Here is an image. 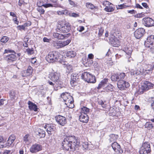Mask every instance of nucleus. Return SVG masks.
I'll return each mask as SVG.
<instances>
[{
  "label": "nucleus",
  "mask_w": 154,
  "mask_h": 154,
  "mask_svg": "<svg viewBox=\"0 0 154 154\" xmlns=\"http://www.w3.org/2000/svg\"><path fill=\"white\" fill-rule=\"evenodd\" d=\"M68 140L64 139L62 142V146L66 150L74 151L78 149L80 144V140L74 135L69 136Z\"/></svg>",
  "instance_id": "f257e3e1"
},
{
  "label": "nucleus",
  "mask_w": 154,
  "mask_h": 154,
  "mask_svg": "<svg viewBox=\"0 0 154 154\" xmlns=\"http://www.w3.org/2000/svg\"><path fill=\"white\" fill-rule=\"evenodd\" d=\"M60 54L57 51H53L50 52L46 56V60L49 63H53L58 61Z\"/></svg>",
  "instance_id": "f03ea898"
},
{
  "label": "nucleus",
  "mask_w": 154,
  "mask_h": 154,
  "mask_svg": "<svg viewBox=\"0 0 154 154\" xmlns=\"http://www.w3.org/2000/svg\"><path fill=\"white\" fill-rule=\"evenodd\" d=\"M154 86V84L149 81H145L139 88L138 92L140 94H142L145 91L152 88Z\"/></svg>",
  "instance_id": "7ed1b4c3"
},
{
  "label": "nucleus",
  "mask_w": 154,
  "mask_h": 154,
  "mask_svg": "<svg viewBox=\"0 0 154 154\" xmlns=\"http://www.w3.org/2000/svg\"><path fill=\"white\" fill-rule=\"evenodd\" d=\"M81 77L84 81L88 83H94L96 81L95 76L87 72H84L82 74Z\"/></svg>",
  "instance_id": "20e7f679"
},
{
  "label": "nucleus",
  "mask_w": 154,
  "mask_h": 154,
  "mask_svg": "<svg viewBox=\"0 0 154 154\" xmlns=\"http://www.w3.org/2000/svg\"><path fill=\"white\" fill-rule=\"evenodd\" d=\"M70 24L67 22H59L57 25V29L64 33L68 32L71 29Z\"/></svg>",
  "instance_id": "39448f33"
},
{
  "label": "nucleus",
  "mask_w": 154,
  "mask_h": 154,
  "mask_svg": "<svg viewBox=\"0 0 154 154\" xmlns=\"http://www.w3.org/2000/svg\"><path fill=\"white\" fill-rule=\"evenodd\" d=\"M61 97L62 98L63 100L65 102V104L67 106H70V105H69V104L73 105V100L72 97L69 95L67 93H63L61 95ZM69 108L72 107V105L71 107H69Z\"/></svg>",
  "instance_id": "423d86ee"
},
{
  "label": "nucleus",
  "mask_w": 154,
  "mask_h": 154,
  "mask_svg": "<svg viewBox=\"0 0 154 154\" xmlns=\"http://www.w3.org/2000/svg\"><path fill=\"white\" fill-rule=\"evenodd\" d=\"M151 152L150 146L147 142L144 143L139 151L140 154H150Z\"/></svg>",
  "instance_id": "0eeeda50"
},
{
  "label": "nucleus",
  "mask_w": 154,
  "mask_h": 154,
  "mask_svg": "<svg viewBox=\"0 0 154 154\" xmlns=\"http://www.w3.org/2000/svg\"><path fill=\"white\" fill-rule=\"evenodd\" d=\"M117 86L121 90H123L128 87L129 84L124 80H119L117 82Z\"/></svg>",
  "instance_id": "6e6552de"
},
{
  "label": "nucleus",
  "mask_w": 154,
  "mask_h": 154,
  "mask_svg": "<svg viewBox=\"0 0 154 154\" xmlns=\"http://www.w3.org/2000/svg\"><path fill=\"white\" fill-rule=\"evenodd\" d=\"M145 46L150 47V45H154V35H151L148 37L144 43Z\"/></svg>",
  "instance_id": "1a4fd4ad"
},
{
  "label": "nucleus",
  "mask_w": 154,
  "mask_h": 154,
  "mask_svg": "<svg viewBox=\"0 0 154 154\" xmlns=\"http://www.w3.org/2000/svg\"><path fill=\"white\" fill-rule=\"evenodd\" d=\"M145 33V31L143 28L137 29L134 32V35L137 39H139L143 36Z\"/></svg>",
  "instance_id": "9d476101"
},
{
  "label": "nucleus",
  "mask_w": 154,
  "mask_h": 154,
  "mask_svg": "<svg viewBox=\"0 0 154 154\" xmlns=\"http://www.w3.org/2000/svg\"><path fill=\"white\" fill-rule=\"evenodd\" d=\"M57 122L60 125L64 126L66 123V119L63 116L58 115L55 117Z\"/></svg>",
  "instance_id": "9b49d317"
},
{
  "label": "nucleus",
  "mask_w": 154,
  "mask_h": 154,
  "mask_svg": "<svg viewBox=\"0 0 154 154\" xmlns=\"http://www.w3.org/2000/svg\"><path fill=\"white\" fill-rule=\"evenodd\" d=\"M143 24L147 27H150L154 26V21L149 17L145 18L143 19Z\"/></svg>",
  "instance_id": "f8f14e48"
},
{
  "label": "nucleus",
  "mask_w": 154,
  "mask_h": 154,
  "mask_svg": "<svg viewBox=\"0 0 154 154\" xmlns=\"http://www.w3.org/2000/svg\"><path fill=\"white\" fill-rule=\"evenodd\" d=\"M4 59L8 63H10L15 61L17 59L16 56L14 54H10L5 55Z\"/></svg>",
  "instance_id": "ddd939ff"
},
{
  "label": "nucleus",
  "mask_w": 154,
  "mask_h": 154,
  "mask_svg": "<svg viewBox=\"0 0 154 154\" xmlns=\"http://www.w3.org/2000/svg\"><path fill=\"white\" fill-rule=\"evenodd\" d=\"M112 147L117 153H122L123 152V150L121 149L120 146L116 142L112 143Z\"/></svg>",
  "instance_id": "4468645a"
},
{
  "label": "nucleus",
  "mask_w": 154,
  "mask_h": 154,
  "mask_svg": "<svg viewBox=\"0 0 154 154\" xmlns=\"http://www.w3.org/2000/svg\"><path fill=\"white\" fill-rule=\"evenodd\" d=\"M109 40L111 44L114 47H118L119 45V41L114 35H112L109 37Z\"/></svg>",
  "instance_id": "2eb2a0df"
},
{
  "label": "nucleus",
  "mask_w": 154,
  "mask_h": 154,
  "mask_svg": "<svg viewBox=\"0 0 154 154\" xmlns=\"http://www.w3.org/2000/svg\"><path fill=\"white\" fill-rule=\"evenodd\" d=\"M32 72V67L30 66H28L26 70L22 71L21 73V75L23 77L31 75Z\"/></svg>",
  "instance_id": "dca6fc26"
},
{
  "label": "nucleus",
  "mask_w": 154,
  "mask_h": 154,
  "mask_svg": "<svg viewBox=\"0 0 154 154\" xmlns=\"http://www.w3.org/2000/svg\"><path fill=\"white\" fill-rule=\"evenodd\" d=\"M42 146L39 144H35L32 145L30 149V151L32 153H35L41 150Z\"/></svg>",
  "instance_id": "f3484780"
},
{
  "label": "nucleus",
  "mask_w": 154,
  "mask_h": 154,
  "mask_svg": "<svg viewBox=\"0 0 154 154\" xmlns=\"http://www.w3.org/2000/svg\"><path fill=\"white\" fill-rule=\"evenodd\" d=\"M44 128L45 129H47V131L49 134H53L55 128L53 125L47 124L45 125Z\"/></svg>",
  "instance_id": "a211bd4d"
},
{
  "label": "nucleus",
  "mask_w": 154,
  "mask_h": 154,
  "mask_svg": "<svg viewBox=\"0 0 154 154\" xmlns=\"http://www.w3.org/2000/svg\"><path fill=\"white\" fill-rule=\"evenodd\" d=\"M78 78L79 76L78 74L76 73H73L71 74L70 83L72 86H73L76 85V81L78 79Z\"/></svg>",
  "instance_id": "6ab92c4d"
},
{
  "label": "nucleus",
  "mask_w": 154,
  "mask_h": 154,
  "mask_svg": "<svg viewBox=\"0 0 154 154\" xmlns=\"http://www.w3.org/2000/svg\"><path fill=\"white\" fill-rule=\"evenodd\" d=\"M50 76V79L53 81L55 82H58L60 77V74L58 73L55 72L51 73Z\"/></svg>",
  "instance_id": "aec40b11"
},
{
  "label": "nucleus",
  "mask_w": 154,
  "mask_h": 154,
  "mask_svg": "<svg viewBox=\"0 0 154 154\" xmlns=\"http://www.w3.org/2000/svg\"><path fill=\"white\" fill-rule=\"evenodd\" d=\"M80 121L84 123H87L88 120V115L85 113H81L79 116Z\"/></svg>",
  "instance_id": "412c9836"
},
{
  "label": "nucleus",
  "mask_w": 154,
  "mask_h": 154,
  "mask_svg": "<svg viewBox=\"0 0 154 154\" xmlns=\"http://www.w3.org/2000/svg\"><path fill=\"white\" fill-rule=\"evenodd\" d=\"M29 108L31 110H34L36 112L37 111V106L35 103H32L30 101L28 102Z\"/></svg>",
  "instance_id": "4be33fe9"
},
{
  "label": "nucleus",
  "mask_w": 154,
  "mask_h": 154,
  "mask_svg": "<svg viewBox=\"0 0 154 154\" xmlns=\"http://www.w3.org/2000/svg\"><path fill=\"white\" fill-rule=\"evenodd\" d=\"M122 50L128 55L129 56L131 55V53L132 51V49L130 47H128L127 46L123 48Z\"/></svg>",
  "instance_id": "5701e85b"
},
{
  "label": "nucleus",
  "mask_w": 154,
  "mask_h": 154,
  "mask_svg": "<svg viewBox=\"0 0 154 154\" xmlns=\"http://www.w3.org/2000/svg\"><path fill=\"white\" fill-rule=\"evenodd\" d=\"M53 44L54 46L57 49H59L62 47L61 41H59L58 40L54 41L53 42Z\"/></svg>",
  "instance_id": "b1692460"
},
{
  "label": "nucleus",
  "mask_w": 154,
  "mask_h": 154,
  "mask_svg": "<svg viewBox=\"0 0 154 154\" xmlns=\"http://www.w3.org/2000/svg\"><path fill=\"white\" fill-rule=\"evenodd\" d=\"M108 82V79H103L99 84L97 87L98 89L100 88H101L103 87Z\"/></svg>",
  "instance_id": "393cba45"
},
{
  "label": "nucleus",
  "mask_w": 154,
  "mask_h": 154,
  "mask_svg": "<svg viewBox=\"0 0 154 154\" xmlns=\"http://www.w3.org/2000/svg\"><path fill=\"white\" fill-rule=\"evenodd\" d=\"M76 55V52L73 51H70L67 52L66 54L67 57L72 58L74 57Z\"/></svg>",
  "instance_id": "a878e982"
},
{
  "label": "nucleus",
  "mask_w": 154,
  "mask_h": 154,
  "mask_svg": "<svg viewBox=\"0 0 154 154\" xmlns=\"http://www.w3.org/2000/svg\"><path fill=\"white\" fill-rule=\"evenodd\" d=\"M131 75H140L142 74V72L139 70L137 69V70H132L131 72Z\"/></svg>",
  "instance_id": "bb28decb"
},
{
  "label": "nucleus",
  "mask_w": 154,
  "mask_h": 154,
  "mask_svg": "<svg viewBox=\"0 0 154 154\" xmlns=\"http://www.w3.org/2000/svg\"><path fill=\"white\" fill-rule=\"evenodd\" d=\"M114 87L111 84H109L104 88V90L107 91H112L113 90Z\"/></svg>",
  "instance_id": "cd10ccee"
},
{
  "label": "nucleus",
  "mask_w": 154,
  "mask_h": 154,
  "mask_svg": "<svg viewBox=\"0 0 154 154\" xmlns=\"http://www.w3.org/2000/svg\"><path fill=\"white\" fill-rule=\"evenodd\" d=\"M89 109L86 107L83 106L82 107L81 110V113H85L87 114L89 112Z\"/></svg>",
  "instance_id": "c85d7f7f"
},
{
  "label": "nucleus",
  "mask_w": 154,
  "mask_h": 154,
  "mask_svg": "<svg viewBox=\"0 0 154 154\" xmlns=\"http://www.w3.org/2000/svg\"><path fill=\"white\" fill-rule=\"evenodd\" d=\"M118 81L119 80H124L126 77V75L125 73H121L119 74H118Z\"/></svg>",
  "instance_id": "c756f323"
},
{
  "label": "nucleus",
  "mask_w": 154,
  "mask_h": 154,
  "mask_svg": "<svg viewBox=\"0 0 154 154\" xmlns=\"http://www.w3.org/2000/svg\"><path fill=\"white\" fill-rule=\"evenodd\" d=\"M15 138L16 137L15 136V135H10L9 137L8 141V143L10 144H12Z\"/></svg>",
  "instance_id": "7c9ffc66"
},
{
  "label": "nucleus",
  "mask_w": 154,
  "mask_h": 154,
  "mask_svg": "<svg viewBox=\"0 0 154 154\" xmlns=\"http://www.w3.org/2000/svg\"><path fill=\"white\" fill-rule=\"evenodd\" d=\"M86 6L87 8L93 9L94 8H96L97 7L94 5L93 4L90 2H87L86 4Z\"/></svg>",
  "instance_id": "2f4dec72"
},
{
  "label": "nucleus",
  "mask_w": 154,
  "mask_h": 154,
  "mask_svg": "<svg viewBox=\"0 0 154 154\" xmlns=\"http://www.w3.org/2000/svg\"><path fill=\"white\" fill-rule=\"evenodd\" d=\"M70 35L69 33L64 35L59 33L58 39H64L66 37H68Z\"/></svg>",
  "instance_id": "473e14b6"
},
{
  "label": "nucleus",
  "mask_w": 154,
  "mask_h": 154,
  "mask_svg": "<svg viewBox=\"0 0 154 154\" xmlns=\"http://www.w3.org/2000/svg\"><path fill=\"white\" fill-rule=\"evenodd\" d=\"M149 66L150 67V69H147L145 71V72L148 74H149L150 73H152V71L154 67V64L149 65Z\"/></svg>",
  "instance_id": "72a5a7b5"
},
{
  "label": "nucleus",
  "mask_w": 154,
  "mask_h": 154,
  "mask_svg": "<svg viewBox=\"0 0 154 154\" xmlns=\"http://www.w3.org/2000/svg\"><path fill=\"white\" fill-rule=\"evenodd\" d=\"M109 5L108 6H106V7L104 8V10L107 12H112L114 10V9L112 6Z\"/></svg>",
  "instance_id": "f704fd0d"
},
{
  "label": "nucleus",
  "mask_w": 154,
  "mask_h": 154,
  "mask_svg": "<svg viewBox=\"0 0 154 154\" xmlns=\"http://www.w3.org/2000/svg\"><path fill=\"white\" fill-rule=\"evenodd\" d=\"M9 96L12 100L14 99L16 97L15 93L14 91H11L9 93Z\"/></svg>",
  "instance_id": "c9c22d12"
},
{
  "label": "nucleus",
  "mask_w": 154,
  "mask_h": 154,
  "mask_svg": "<svg viewBox=\"0 0 154 154\" xmlns=\"http://www.w3.org/2000/svg\"><path fill=\"white\" fill-rule=\"evenodd\" d=\"M71 40L70 39H68L66 41H61V44L62 47H64L68 45L71 42Z\"/></svg>",
  "instance_id": "e433bc0d"
},
{
  "label": "nucleus",
  "mask_w": 154,
  "mask_h": 154,
  "mask_svg": "<svg viewBox=\"0 0 154 154\" xmlns=\"http://www.w3.org/2000/svg\"><path fill=\"white\" fill-rule=\"evenodd\" d=\"M145 127L146 128H147L148 129H151L153 127V125L150 122H146L145 125Z\"/></svg>",
  "instance_id": "4c0bfd02"
},
{
  "label": "nucleus",
  "mask_w": 154,
  "mask_h": 154,
  "mask_svg": "<svg viewBox=\"0 0 154 154\" xmlns=\"http://www.w3.org/2000/svg\"><path fill=\"white\" fill-rule=\"evenodd\" d=\"M118 74H115L112 75L111 77L112 81H118Z\"/></svg>",
  "instance_id": "58836bf2"
},
{
  "label": "nucleus",
  "mask_w": 154,
  "mask_h": 154,
  "mask_svg": "<svg viewBox=\"0 0 154 154\" xmlns=\"http://www.w3.org/2000/svg\"><path fill=\"white\" fill-rule=\"evenodd\" d=\"M8 40L9 38L7 37L4 36L1 39L0 41L2 43H5L8 41Z\"/></svg>",
  "instance_id": "ea45409f"
},
{
  "label": "nucleus",
  "mask_w": 154,
  "mask_h": 154,
  "mask_svg": "<svg viewBox=\"0 0 154 154\" xmlns=\"http://www.w3.org/2000/svg\"><path fill=\"white\" fill-rule=\"evenodd\" d=\"M26 51L28 55H32L34 53V51L32 48H28L26 49Z\"/></svg>",
  "instance_id": "a19ab883"
},
{
  "label": "nucleus",
  "mask_w": 154,
  "mask_h": 154,
  "mask_svg": "<svg viewBox=\"0 0 154 154\" xmlns=\"http://www.w3.org/2000/svg\"><path fill=\"white\" fill-rule=\"evenodd\" d=\"M39 7L37 8L38 11L42 14H44L45 11L42 8L41 6H39Z\"/></svg>",
  "instance_id": "79ce46f5"
},
{
  "label": "nucleus",
  "mask_w": 154,
  "mask_h": 154,
  "mask_svg": "<svg viewBox=\"0 0 154 154\" xmlns=\"http://www.w3.org/2000/svg\"><path fill=\"white\" fill-rule=\"evenodd\" d=\"M104 30L102 28H99V31L98 33V37H100L103 34V32Z\"/></svg>",
  "instance_id": "37998d69"
},
{
  "label": "nucleus",
  "mask_w": 154,
  "mask_h": 154,
  "mask_svg": "<svg viewBox=\"0 0 154 154\" xmlns=\"http://www.w3.org/2000/svg\"><path fill=\"white\" fill-rule=\"evenodd\" d=\"M127 6L124 4H121L118 6H117L116 8L117 9H121L124 8L126 7Z\"/></svg>",
  "instance_id": "c03bdc74"
},
{
  "label": "nucleus",
  "mask_w": 154,
  "mask_h": 154,
  "mask_svg": "<svg viewBox=\"0 0 154 154\" xmlns=\"http://www.w3.org/2000/svg\"><path fill=\"white\" fill-rule=\"evenodd\" d=\"M88 144L87 142H86L83 143L82 147L83 148H84V150H86L88 148Z\"/></svg>",
  "instance_id": "a18cd8bd"
},
{
  "label": "nucleus",
  "mask_w": 154,
  "mask_h": 154,
  "mask_svg": "<svg viewBox=\"0 0 154 154\" xmlns=\"http://www.w3.org/2000/svg\"><path fill=\"white\" fill-rule=\"evenodd\" d=\"M38 134L39 135H45V131L40 129H38Z\"/></svg>",
  "instance_id": "49530a36"
},
{
  "label": "nucleus",
  "mask_w": 154,
  "mask_h": 154,
  "mask_svg": "<svg viewBox=\"0 0 154 154\" xmlns=\"http://www.w3.org/2000/svg\"><path fill=\"white\" fill-rule=\"evenodd\" d=\"M17 29L20 31L22 30H25V29L23 25L21 26H18L17 27Z\"/></svg>",
  "instance_id": "de8ad7c7"
},
{
  "label": "nucleus",
  "mask_w": 154,
  "mask_h": 154,
  "mask_svg": "<svg viewBox=\"0 0 154 154\" xmlns=\"http://www.w3.org/2000/svg\"><path fill=\"white\" fill-rule=\"evenodd\" d=\"M69 3V4L73 7H76L77 6V3H75L71 0H68Z\"/></svg>",
  "instance_id": "09e8293b"
},
{
  "label": "nucleus",
  "mask_w": 154,
  "mask_h": 154,
  "mask_svg": "<svg viewBox=\"0 0 154 154\" xmlns=\"http://www.w3.org/2000/svg\"><path fill=\"white\" fill-rule=\"evenodd\" d=\"M27 3L24 2L23 0H19L18 2V5L19 6H21L23 5H25Z\"/></svg>",
  "instance_id": "8fccbe9b"
},
{
  "label": "nucleus",
  "mask_w": 154,
  "mask_h": 154,
  "mask_svg": "<svg viewBox=\"0 0 154 154\" xmlns=\"http://www.w3.org/2000/svg\"><path fill=\"white\" fill-rule=\"evenodd\" d=\"M42 6H44V7L47 8L49 7H52L53 6L51 4L48 3L44 5H42Z\"/></svg>",
  "instance_id": "3c124183"
},
{
  "label": "nucleus",
  "mask_w": 154,
  "mask_h": 154,
  "mask_svg": "<svg viewBox=\"0 0 154 154\" xmlns=\"http://www.w3.org/2000/svg\"><path fill=\"white\" fill-rule=\"evenodd\" d=\"M103 5H104L106 7V6H108L109 5H112V4L109 2L107 1H104L103 2Z\"/></svg>",
  "instance_id": "603ef678"
},
{
  "label": "nucleus",
  "mask_w": 154,
  "mask_h": 154,
  "mask_svg": "<svg viewBox=\"0 0 154 154\" xmlns=\"http://www.w3.org/2000/svg\"><path fill=\"white\" fill-rule=\"evenodd\" d=\"M14 52V51L8 49H5L3 54H5L6 53H11Z\"/></svg>",
  "instance_id": "864d4df0"
},
{
  "label": "nucleus",
  "mask_w": 154,
  "mask_h": 154,
  "mask_svg": "<svg viewBox=\"0 0 154 154\" xmlns=\"http://www.w3.org/2000/svg\"><path fill=\"white\" fill-rule=\"evenodd\" d=\"M70 15L72 17H78L79 16L78 14L75 13H72L70 14Z\"/></svg>",
  "instance_id": "5fc2aeb1"
},
{
  "label": "nucleus",
  "mask_w": 154,
  "mask_h": 154,
  "mask_svg": "<svg viewBox=\"0 0 154 154\" xmlns=\"http://www.w3.org/2000/svg\"><path fill=\"white\" fill-rule=\"evenodd\" d=\"M13 20L14 21L15 23L17 25H18L19 23V21L17 20V17H15L13 19Z\"/></svg>",
  "instance_id": "6e6d98bb"
},
{
  "label": "nucleus",
  "mask_w": 154,
  "mask_h": 154,
  "mask_svg": "<svg viewBox=\"0 0 154 154\" xmlns=\"http://www.w3.org/2000/svg\"><path fill=\"white\" fill-rule=\"evenodd\" d=\"M50 40V39H48L46 37H44L43 38V41L44 42H49Z\"/></svg>",
  "instance_id": "4d7b16f0"
},
{
  "label": "nucleus",
  "mask_w": 154,
  "mask_h": 154,
  "mask_svg": "<svg viewBox=\"0 0 154 154\" xmlns=\"http://www.w3.org/2000/svg\"><path fill=\"white\" fill-rule=\"evenodd\" d=\"M31 25V23L30 22H28L27 23H25L23 25L25 28L26 27L30 26Z\"/></svg>",
  "instance_id": "13d9d810"
},
{
  "label": "nucleus",
  "mask_w": 154,
  "mask_h": 154,
  "mask_svg": "<svg viewBox=\"0 0 154 154\" xmlns=\"http://www.w3.org/2000/svg\"><path fill=\"white\" fill-rule=\"evenodd\" d=\"M94 55L92 54H90L88 55V57L89 59H93Z\"/></svg>",
  "instance_id": "bf43d9fd"
},
{
  "label": "nucleus",
  "mask_w": 154,
  "mask_h": 154,
  "mask_svg": "<svg viewBox=\"0 0 154 154\" xmlns=\"http://www.w3.org/2000/svg\"><path fill=\"white\" fill-rule=\"evenodd\" d=\"M5 101L4 99H2L0 100V106H1L4 104V101Z\"/></svg>",
  "instance_id": "052dcab7"
},
{
  "label": "nucleus",
  "mask_w": 154,
  "mask_h": 154,
  "mask_svg": "<svg viewBox=\"0 0 154 154\" xmlns=\"http://www.w3.org/2000/svg\"><path fill=\"white\" fill-rule=\"evenodd\" d=\"M10 15L12 16L13 17H17L16 15L14 12H10Z\"/></svg>",
  "instance_id": "680f3d73"
},
{
  "label": "nucleus",
  "mask_w": 154,
  "mask_h": 154,
  "mask_svg": "<svg viewBox=\"0 0 154 154\" xmlns=\"http://www.w3.org/2000/svg\"><path fill=\"white\" fill-rule=\"evenodd\" d=\"M135 11L133 10H131L128 11V12L131 14H135Z\"/></svg>",
  "instance_id": "e2e57ef3"
},
{
  "label": "nucleus",
  "mask_w": 154,
  "mask_h": 154,
  "mask_svg": "<svg viewBox=\"0 0 154 154\" xmlns=\"http://www.w3.org/2000/svg\"><path fill=\"white\" fill-rule=\"evenodd\" d=\"M152 100L153 102L151 104V106L152 109H154V97L152 98Z\"/></svg>",
  "instance_id": "0e129e2a"
},
{
  "label": "nucleus",
  "mask_w": 154,
  "mask_h": 154,
  "mask_svg": "<svg viewBox=\"0 0 154 154\" xmlns=\"http://www.w3.org/2000/svg\"><path fill=\"white\" fill-rule=\"evenodd\" d=\"M59 33H55L53 34V36L54 37L58 39Z\"/></svg>",
  "instance_id": "69168bd1"
},
{
  "label": "nucleus",
  "mask_w": 154,
  "mask_h": 154,
  "mask_svg": "<svg viewBox=\"0 0 154 154\" xmlns=\"http://www.w3.org/2000/svg\"><path fill=\"white\" fill-rule=\"evenodd\" d=\"M142 6L145 8H147L148 7V6L147 4L146 3H142Z\"/></svg>",
  "instance_id": "338daca9"
},
{
  "label": "nucleus",
  "mask_w": 154,
  "mask_h": 154,
  "mask_svg": "<svg viewBox=\"0 0 154 154\" xmlns=\"http://www.w3.org/2000/svg\"><path fill=\"white\" fill-rule=\"evenodd\" d=\"M28 135H25L24 137V141L25 142H26L28 141Z\"/></svg>",
  "instance_id": "774afa93"
}]
</instances>
